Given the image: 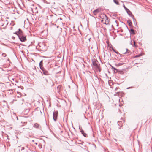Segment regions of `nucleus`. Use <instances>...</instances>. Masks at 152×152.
Segmentation results:
<instances>
[{
    "label": "nucleus",
    "instance_id": "1",
    "mask_svg": "<svg viewBox=\"0 0 152 152\" xmlns=\"http://www.w3.org/2000/svg\"><path fill=\"white\" fill-rule=\"evenodd\" d=\"M16 34L18 36L21 41L23 42L26 40V36L23 34L20 29H19V31L16 32Z\"/></svg>",
    "mask_w": 152,
    "mask_h": 152
},
{
    "label": "nucleus",
    "instance_id": "2",
    "mask_svg": "<svg viewBox=\"0 0 152 152\" xmlns=\"http://www.w3.org/2000/svg\"><path fill=\"white\" fill-rule=\"evenodd\" d=\"M101 22L105 24H108L109 23V20L108 19L107 17L105 15L102 16Z\"/></svg>",
    "mask_w": 152,
    "mask_h": 152
},
{
    "label": "nucleus",
    "instance_id": "3",
    "mask_svg": "<svg viewBox=\"0 0 152 152\" xmlns=\"http://www.w3.org/2000/svg\"><path fill=\"white\" fill-rule=\"evenodd\" d=\"M93 64L94 67L95 68H96V69L100 71V70L99 68V64L98 63V62L96 61H95L94 62L93 61Z\"/></svg>",
    "mask_w": 152,
    "mask_h": 152
},
{
    "label": "nucleus",
    "instance_id": "4",
    "mask_svg": "<svg viewBox=\"0 0 152 152\" xmlns=\"http://www.w3.org/2000/svg\"><path fill=\"white\" fill-rule=\"evenodd\" d=\"M58 116L57 112H54L53 114V118L55 121H56L57 119V117Z\"/></svg>",
    "mask_w": 152,
    "mask_h": 152
},
{
    "label": "nucleus",
    "instance_id": "5",
    "mask_svg": "<svg viewBox=\"0 0 152 152\" xmlns=\"http://www.w3.org/2000/svg\"><path fill=\"white\" fill-rule=\"evenodd\" d=\"M101 11V10L99 9H98L94 11L93 12L94 15H96L98 13H99Z\"/></svg>",
    "mask_w": 152,
    "mask_h": 152
},
{
    "label": "nucleus",
    "instance_id": "6",
    "mask_svg": "<svg viewBox=\"0 0 152 152\" xmlns=\"http://www.w3.org/2000/svg\"><path fill=\"white\" fill-rule=\"evenodd\" d=\"M41 69L42 70L43 74L45 75H49V73L48 71L43 69L42 68H41Z\"/></svg>",
    "mask_w": 152,
    "mask_h": 152
},
{
    "label": "nucleus",
    "instance_id": "7",
    "mask_svg": "<svg viewBox=\"0 0 152 152\" xmlns=\"http://www.w3.org/2000/svg\"><path fill=\"white\" fill-rule=\"evenodd\" d=\"M130 32L131 34H136V32H135L134 31L133 28L131 29L130 30Z\"/></svg>",
    "mask_w": 152,
    "mask_h": 152
},
{
    "label": "nucleus",
    "instance_id": "8",
    "mask_svg": "<svg viewBox=\"0 0 152 152\" xmlns=\"http://www.w3.org/2000/svg\"><path fill=\"white\" fill-rule=\"evenodd\" d=\"M34 127L35 128H38L39 127V124H38V123H35L34 124Z\"/></svg>",
    "mask_w": 152,
    "mask_h": 152
},
{
    "label": "nucleus",
    "instance_id": "9",
    "mask_svg": "<svg viewBox=\"0 0 152 152\" xmlns=\"http://www.w3.org/2000/svg\"><path fill=\"white\" fill-rule=\"evenodd\" d=\"M81 132L82 133V134H83V135L86 137V136H87V134H86V133H84V132L83 131V130H82L81 131Z\"/></svg>",
    "mask_w": 152,
    "mask_h": 152
},
{
    "label": "nucleus",
    "instance_id": "10",
    "mask_svg": "<svg viewBox=\"0 0 152 152\" xmlns=\"http://www.w3.org/2000/svg\"><path fill=\"white\" fill-rule=\"evenodd\" d=\"M142 55V54H139L138 55H136L134 57V58H135L139 57H140V56H141Z\"/></svg>",
    "mask_w": 152,
    "mask_h": 152
},
{
    "label": "nucleus",
    "instance_id": "11",
    "mask_svg": "<svg viewBox=\"0 0 152 152\" xmlns=\"http://www.w3.org/2000/svg\"><path fill=\"white\" fill-rule=\"evenodd\" d=\"M114 2L117 4L118 5L119 3L117 0H113Z\"/></svg>",
    "mask_w": 152,
    "mask_h": 152
},
{
    "label": "nucleus",
    "instance_id": "12",
    "mask_svg": "<svg viewBox=\"0 0 152 152\" xmlns=\"http://www.w3.org/2000/svg\"><path fill=\"white\" fill-rule=\"evenodd\" d=\"M128 23L129 25L130 26H131L132 25V22L130 21H128L127 22Z\"/></svg>",
    "mask_w": 152,
    "mask_h": 152
},
{
    "label": "nucleus",
    "instance_id": "13",
    "mask_svg": "<svg viewBox=\"0 0 152 152\" xmlns=\"http://www.w3.org/2000/svg\"><path fill=\"white\" fill-rule=\"evenodd\" d=\"M39 65H40V67L41 68V66H42V61H41L40 63H39Z\"/></svg>",
    "mask_w": 152,
    "mask_h": 152
},
{
    "label": "nucleus",
    "instance_id": "14",
    "mask_svg": "<svg viewBox=\"0 0 152 152\" xmlns=\"http://www.w3.org/2000/svg\"><path fill=\"white\" fill-rule=\"evenodd\" d=\"M2 56L4 57H5L6 56V55L5 53H3L2 54Z\"/></svg>",
    "mask_w": 152,
    "mask_h": 152
},
{
    "label": "nucleus",
    "instance_id": "15",
    "mask_svg": "<svg viewBox=\"0 0 152 152\" xmlns=\"http://www.w3.org/2000/svg\"><path fill=\"white\" fill-rule=\"evenodd\" d=\"M107 124H111V121H107Z\"/></svg>",
    "mask_w": 152,
    "mask_h": 152
},
{
    "label": "nucleus",
    "instance_id": "16",
    "mask_svg": "<svg viewBox=\"0 0 152 152\" xmlns=\"http://www.w3.org/2000/svg\"><path fill=\"white\" fill-rule=\"evenodd\" d=\"M114 70H116V72H118V69H116L115 68H114Z\"/></svg>",
    "mask_w": 152,
    "mask_h": 152
},
{
    "label": "nucleus",
    "instance_id": "17",
    "mask_svg": "<svg viewBox=\"0 0 152 152\" xmlns=\"http://www.w3.org/2000/svg\"><path fill=\"white\" fill-rule=\"evenodd\" d=\"M124 7L126 10H128V9L125 7L124 5Z\"/></svg>",
    "mask_w": 152,
    "mask_h": 152
},
{
    "label": "nucleus",
    "instance_id": "18",
    "mask_svg": "<svg viewBox=\"0 0 152 152\" xmlns=\"http://www.w3.org/2000/svg\"><path fill=\"white\" fill-rule=\"evenodd\" d=\"M134 45L135 46V41H134Z\"/></svg>",
    "mask_w": 152,
    "mask_h": 152
},
{
    "label": "nucleus",
    "instance_id": "19",
    "mask_svg": "<svg viewBox=\"0 0 152 152\" xmlns=\"http://www.w3.org/2000/svg\"><path fill=\"white\" fill-rule=\"evenodd\" d=\"M120 72V73L123 74V72H122V71H121V72Z\"/></svg>",
    "mask_w": 152,
    "mask_h": 152
},
{
    "label": "nucleus",
    "instance_id": "20",
    "mask_svg": "<svg viewBox=\"0 0 152 152\" xmlns=\"http://www.w3.org/2000/svg\"><path fill=\"white\" fill-rule=\"evenodd\" d=\"M24 148L23 147V148H22V150H23L24 149Z\"/></svg>",
    "mask_w": 152,
    "mask_h": 152
}]
</instances>
